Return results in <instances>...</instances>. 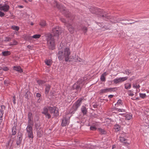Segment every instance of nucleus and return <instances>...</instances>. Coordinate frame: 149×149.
<instances>
[{
	"label": "nucleus",
	"mask_w": 149,
	"mask_h": 149,
	"mask_svg": "<svg viewBox=\"0 0 149 149\" xmlns=\"http://www.w3.org/2000/svg\"><path fill=\"white\" fill-rule=\"evenodd\" d=\"M133 87L134 88H140V86L139 85H137L136 84H133Z\"/></svg>",
	"instance_id": "nucleus-35"
},
{
	"label": "nucleus",
	"mask_w": 149,
	"mask_h": 149,
	"mask_svg": "<svg viewBox=\"0 0 149 149\" xmlns=\"http://www.w3.org/2000/svg\"><path fill=\"white\" fill-rule=\"evenodd\" d=\"M81 101L82 99H79L75 102L70 111V113H74V112L77 110L78 108L80 105Z\"/></svg>",
	"instance_id": "nucleus-6"
},
{
	"label": "nucleus",
	"mask_w": 149,
	"mask_h": 149,
	"mask_svg": "<svg viewBox=\"0 0 149 149\" xmlns=\"http://www.w3.org/2000/svg\"><path fill=\"white\" fill-rule=\"evenodd\" d=\"M31 25H33V23H31Z\"/></svg>",
	"instance_id": "nucleus-64"
},
{
	"label": "nucleus",
	"mask_w": 149,
	"mask_h": 149,
	"mask_svg": "<svg viewBox=\"0 0 149 149\" xmlns=\"http://www.w3.org/2000/svg\"><path fill=\"white\" fill-rule=\"evenodd\" d=\"M9 6L8 5H4L1 6L0 9L5 12H7L9 10Z\"/></svg>",
	"instance_id": "nucleus-15"
},
{
	"label": "nucleus",
	"mask_w": 149,
	"mask_h": 149,
	"mask_svg": "<svg viewBox=\"0 0 149 149\" xmlns=\"http://www.w3.org/2000/svg\"><path fill=\"white\" fill-rule=\"evenodd\" d=\"M40 36H41V35H40L36 34V35L33 36H31V37H29V38L31 39L32 38H35V39L38 38H40Z\"/></svg>",
	"instance_id": "nucleus-23"
},
{
	"label": "nucleus",
	"mask_w": 149,
	"mask_h": 149,
	"mask_svg": "<svg viewBox=\"0 0 149 149\" xmlns=\"http://www.w3.org/2000/svg\"><path fill=\"white\" fill-rule=\"evenodd\" d=\"M69 123V120L66 119L65 118H64L62 120L61 125L62 126H65L67 124H68Z\"/></svg>",
	"instance_id": "nucleus-14"
},
{
	"label": "nucleus",
	"mask_w": 149,
	"mask_h": 149,
	"mask_svg": "<svg viewBox=\"0 0 149 149\" xmlns=\"http://www.w3.org/2000/svg\"><path fill=\"white\" fill-rule=\"evenodd\" d=\"M7 83V81L6 80H5L4 81V83L5 84H6Z\"/></svg>",
	"instance_id": "nucleus-61"
},
{
	"label": "nucleus",
	"mask_w": 149,
	"mask_h": 149,
	"mask_svg": "<svg viewBox=\"0 0 149 149\" xmlns=\"http://www.w3.org/2000/svg\"><path fill=\"white\" fill-rule=\"evenodd\" d=\"M41 96V95L38 93L36 94V96L37 97H39Z\"/></svg>",
	"instance_id": "nucleus-52"
},
{
	"label": "nucleus",
	"mask_w": 149,
	"mask_h": 149,
	"mask_svg": "<svg viewBox=\"0 0 149 149\" xmlns=\"http://www.w3.org/2000/svg\"><path fill=\"white\" fill-rule=\"evenodd\" d=\"M12 28L13 29L18 31L19 29V28L17 26H12Z\"/></svg>",
	"instance_id": "nucleus-36"
},
{
	"label": "nucleus",
	"mask_w": 149,
	"mask_h": 149,
	"mask_svg": "<svg viewBox=\"0 0 149 149\" xmlns=\"http://www.w3.org/2000/svg\"><path fill=\"white\" fill-rule=\"evenodd\" d=\"M22 135L21 132H18L16 143L17 145H19L20 144L22 139Z\"/></svg>",
	"instance_id": "nucleus-10"
},
{
	"label": "nucleus",
	"mask_w": 149,
	"mask_h": 149,
	"mask_svg": "<svg viewBox=\"0 0 149 149\" xmlns=\"http://www.w3.org/2000/svg\"><path fill=\"white\" fill-rule=\"evenodd\" d=\"M98 130L100 134H106V132L104 129L101 128L98 129Z\"/></svg>",
	"instance_id": "nucleus-21"
},
{
	"label": "nucleus",
	"mask_w": 149,
	"mask_h": 149,
	"mask_svg": "<svg viewBox=\"0 0 149 149\" xmlns=\"http://www.w3.org/2000/svg\"><path fill=\"white\" fill-rule=\"evenodd\" d=\"M13 69L14 70H16V71H18L20 73L22 72V69H21V67L19 66H14L13 67Z\"/></svg>",
	"instance_id": "nucleus-18"
},
{
	"label": "nucleus",
	"mask_w": 149,
	"mask_h": 149,
	"mask_svg": "<svg viewBox=\"0 0 149 149\" xmlns=\"http://www.w3.org/2000/svg\"><path fill=\"white\" fill-rule=\"evenodd\" d=\"M35 126L36 129L37 130L39 129L40 126V124L39 123H36L35 124Z\"/></svg>",
	"instance_id": "nucleus-39"
},
{
	"label": "nucleus",
	"mask_w": 149,
	"mask_h": 149,
	"mask_svg": "<svg viewBox=\"0 0 149 149\" xmlns=\"http://www.w3.org/2000/svg\"><path fill=\"white\" fill-rule=\"evenodd\" d=\"M120 141L123 142L125 143H127V142L126 141V139L123 137H120Z\"/></svg>",
	"instance_id": "nucleus-28"
},
{
	"label": "nucleus",
	"mask_w": 149,
	"mask_h": 149,
	"mask_svg": "<svg viewBox=\"0 0 149 149\" xmlns=\"http://www.w3.org/2000/svg\"><path fill=\"white\" fill-rule=\"evenodd\" d=\"M1 109L0 110V111H3V112L4 110L5 109V106L4 105H2L1 106Z\"/></svg>",
	"instance_id": "nucleus-44"
},
{
	"label": "nucleus",
	"mask_w": 149,
	"mask_h": 149,
	"mask_svg": "<svg viewBox=\"0 0 149 149\" xmlns=\"http://www.w3.org/2000/svg\"><path fill=\"white\" fill-rule=\"evenodd\" d=\"M90 10L92 13L98 15L103 19H110V16L108 14L102 9L96 8H91Z\"/></svg>",
	"instance_id": "nucleus-2"
},
{
	"label": "nucleus",
	"mask_w": 149,
	"mask_h": 149,
	"mask_svg": "<svg viewBox=\"0 0 149 149\" xmlns=\"http://www.w3.org/2000/svg\"><path fill=\"white\" fill-rule=\"evenodd\" d=\"M2 70H3L4 71H7L8 70V68L7 67H4L3 68H2Z\"/></svg>",
	"instance_id": "nucleus-46"
},
{
	"label": "nucleus",
	"mask_w": 149,
	"mask_h": 149,
	"mask_svg": "<svg viewBox=\"0 0 149 149\" xmlns=\"http://www.w3.org/2000/svg\"><path fill=\"white\" fill-rule=\"evenodd\" d=\"M113 95H110L108 97L109 98H112L113 97Z\"/></svg>",
	"instance_id": "nucleus-55"
},
{
	"label": "nucleus",
	"mask_w": 149,
	"mask_h": 149,
	"mask_svg": "<svg viewBox=\"0 0 149 149\" xmlns=\"http://www.w3.org/2000/svg\"><path fill=\"white\" fill-rule=\"evenodd\" d=\"M90 129L91 130L95 131V130L97 128H96L94 126H91L90 127Z\"/></svg>",
	"instance_id": "nucleus-38"
},
{
	"label": "nucleus",
	"mask_w": 149,
	"mask_h": 149,
	"mask_svg": "<svg viewBox=\"0 0 149 149\" xmlns=\"http://www.w3.org/2000/svg\"><path fill=\"white\" fill-rule=\"evenodd\" d=\"M48 109L46 108H44L43 109V111H42V113L46 116V117L48 118H51V116L48 113Z\"/></svg>",
	"instance_id": "nucleus-12"
},
{
	"label": "nucleus",
	"mask_w": 149,
	"mask_h": 149,
	"mask_svg": "<svg viewBox=\"0 0 149 149\" xmlns=\"http://www.w3.org/2000/svg\"><path fill=\"white\" fill-rule=\"evenodd\" d=\"M125 118L126 120H130L132 118V115L131 114H127L125 116Z\"/></svg>",
	"instance_id": "nucleus-25"
},
{
	"label": "nucleus",
	"mask_w": 149,
	"mask_h": 149,
	"mask_svg": "<svg viewBox=\"0 0 149 149\" xmlns=\"http://www.w3.org/2000/svg\"><path fill=\"white\" fill-rule=\"evenodd\" d=\"M48 109L51 113H53L54 116H57L58 115V110L55 107H50Z\"/></svg>",
	"instance_id": "nucleus-7"
},
{
	"label": "nucleus",
	"mask_w": 149,
	"mask_h": 149,
	"mask_svg": "<svg viewBox=\"0 0 149 149\" xmlns=\"http://www.w3.org/2000/svg\"><path fill=\"white\" fill-rule=\"evenodd\" d=\"M32 115V113L31 112L29 113L28 114V123H30V124H31L32 120L33 119Z\"/></svg>",
	"instance_id": "nucleus-16"
},
{
	"label": "nucleus",
	"mask_w": 149,
	"mask_h": 149,
	"mask_svg": "<svg viewBox=\"0 0 149 149\" xmlns=\"http://www.w3.org/2000/svg\"><path fill=\"white\" fill-rule=\"evenodd\" d=\"M31 124L30 123H29L26 128L27 133L32 131V127L31 126Z\"/></svg>",
	"instance_id": "nucleus-19"
},
{
	"label": "nucleus",
	"mask_w": 149,
	"mask_h": 149,
	"mask_svg": "<svg viewBox=\"0 0 149 149\" xmlns=\"http://www.w3.org/2000/svg\"><path fill=\"white\" fill-rule=\"evenodd\" d=\"M125 88L126 89H128L130 88L131 86V84L129 83L125 84Z\"/></svg>",
	"instance_id": "nucleus-30"
},
{
	"label": "nucleus",
	"mask_w": 149,
	"mask_h": 149,
	"mask_svg": "<svg viewBox=\"0 0 149 149\" xmlns=\"http://www.w3.org/2000/svg\"><path fill=\"white\" fill-rule=\"evenodd\" d=\"M43 81L40 80L38 81L37 82L38 84H42L43 83Z\"/></svg>",
	"instance_id": "nucleus-51"
},
{
	"label": "nucleus",
	"mask_w": 149,
	"mask_h": 149,
	"mask_svg": "<svg viewBox=\"0 0 149 149\" xmlns=\"http://www.w3.org/2000/svg\"><path fill=\"white\" fill-rule=\"evenodd\" d=\"M17 44V42L15 40H13V45H16Z\"/></svg>",
	"instance_id": "nucleus-53"
},
{
	"label": "nucleus",
	"mask_w": 149,
	"mask_h": 149,
	"mask_svg": "<svg viewBox=\"0 0 149 149\" xmlns=\"http://www.w3.org/2000/svg\"><path fill=\"white\" fill-rule=\"evenodd\" d=\"M129 95L130 96H133L134 95V94L130 93L129 94Z\"/></svg>",
	"instance_id": "nucleus-56"
},
{
	"label": "nucleus",
	"mask_w": 149,
	"mask_h": 149,
	"mask_svg": "<svg viewBox=\"0 0 149 149\" xmlns=\"http://www.w3.org/2000/svg\"><path fill=\"white\" fill-rule=\"evenodd\" d=\"M82 112L83 113L84 115H85L86 113L87 110L85 106H83L81 109Z\"/></svg>",
	"instance_id": "nucleus-27"
},
{
	"label": "nucleus",
	"mask_w": 149,
	"mask_h": 149,
	"mask_svg": "<svg viewBox=\"0 0 149 149\" xmlns=\"http://www.w3.org/2000/svg\"><path fill=\"white\" fill-rule=\"evenodd\" d=\"M50 88V85L48 84L46 85V88L45 89V93L46 94H47L48 93Z\"/></svg>",
	"instance_id": "nucleus-20"
},
{
	"label": "nucleus",
	"mask_w": 149,
	"mask_h": 149,
	"mask_svg": "<svg viewBox=\"0 0 149 149\" xmlns=\"http://www.w3.org/2000/svg\"><path fill=\"white\" fill-rule=\"evenodd\" d=\"M125 73L126 74L128 75L130 73V71H129L128 70H125Z\"/></svg>",
	"instance_id": "nucleus-50"
},
{
	"label": "nucleus",
	"mask_w": 149,
	"mask_h": 149,
	"mask_svg": "<svg viewBox=\"0 0 149 149\" xmlns=\"http://www.w3.org/2000/svg\"><path fill=\"white\" fill-rule=\"evenodd\" d=\"M47 41V44L48 48L51 50H53L55 48V41L54 36L50 33L45 34Z\"/></svg>",
	"instance_id": "nucleus-3"
},
{
	"label": "nucleus",
	"mask_w": 149,
	"mask_h": 149,
	"mask_svg": "<svg viewBox=\"0 0 149 149\" xmlns=\"http://www.w3.org/2000/svg\"><path fill=\"white\" fill-rule=\"evenodd\" d=\"M61 20L63 23L65 24H66V20L63 18H61L60 19Z\"/></svg>",
	"instance_id": "nucleus-43"
},
{
	"label": "nucleus",
	"mask_w": 149,
	"mask_h": 149,
	"mask_svg": "<svg viewBox=\"0 0 149 149\" xmlns=\"http://www.w3.org/2000/svg\"><path fill=\"white\" fill-rule=\"evenodd\" d=\"M107 75V74L106 72H104L102 74L100 77V79L102 81H105V77Z\"/></svg>",
	"instance_id": "nucleus-17"
},
{
	"label": "nucleus",
	"mask_w": 149,
	"mask_h": 149,
	"mask_svg": "<svg viewBox=\"0 0 149 149\" xmlns=\"http://www.w3.org/2000/svg\"><path fill=\"white\" fill-rule=\"evenodd\" d=\"M5 15V14L3 12L0 11V16L2 17L3 16Z\"/></svg>",
	"instance_id": "nucleus-48"
},
{
	"label": "nucleus",
	"mask_w": 149,
	"mask_h": 149,
	"mask_svg": "<svg viewBox=\"0 0 149 149\" xmlns=\"http://www.w3.org/2000/svg\"><path fill=\"white\" fill-rule=\"evenodd\" d=\"M127 79L128 77H126L122 78H117L114 80L113 82L115 84H116L126 80Z\"/></svg>",
	"instance_id": "nucleus-8"
},
{
	"label": "nucleus",
	"mask_w": 149,
	"mask_h": 149,
	"mask_svg": "<svg viewBox=\"0 0 149 149\" xmlns=\"http://www.w3.org/2000/svg\"><path fill=\"white\" fill-rule=\"evenodd\" d=\"M116 110H118V111L122 112H125V109H118L117 108L115 109Z\"/></svg>",
	"instance_id": "nucleus-40"
},
{
	"label": "nucleus",
	"mask_w": 149,
	"mask_h": 149,
	"mask_svg": "<svg viewBox=\"0 0 149 149\" xmlns=\"http://www.w3.org/2000/svg\"><path fill=\"white\" fill-rule=\"evenodd\" d=\"M40 25L42 27H44L46 25V23L45 21H42L40 22Z\"/></svg>",
	"instance_id": "nucleus-33"
},
{
	"label": "nucleus",
	"mask_w": 149,
	"mask_h": 149,
	"mask_svg": "<svg viewBox=\"0 0 149 149\" xmlns=\"http://www.w3.org/2000/svg\"><path fill=\"white\" fill-rule=\"evenodd\" d=\"M52 61L50 60H45V64L48 66H50L52 64Z\"/></svg>",
	"instance_id": "nucleus-24"
},
{
	"label": "nucleus",
	"mask_w": 149,
	"mask_h": 149,
	"mask_svg": "<svg viewBox=\"0 0 149 149\" xmlns=\"http://www.w3.org/2000/svg\"><path fill=\"white\" fill-rule=\"evenodd\" d=\"M43 132L41 130H38L37 132V136L39 137H40L42 136Z\"/></svg>",
	"instance_id": "nucleus-29"
},
{
	"label": "nucleus",
	"mask_w": 149,
	"mask_h": 149,
	"mask_svg": "<svg viewBox=\"0 0 149 149\" xmlns=\"http://www.w3.org/2000/svg\"><path fill=\"white\" fill-rule=\"evenodd\" d=\"M11 40V38L10 37H6V38L5 41H10Z\"/></svg>",
	"instance_id": "nucleus-42"
},
{
	"label": "nucleus",
	"mask_w": 149,
	"mask_h": 149,
	"mask_svg": "<svg viewBox=\"0 0 149 149\" xmlns=\"http://www.w3.org/2000/svg\"><path fill=\"white\" fill-rule=\"evenodd\" d=\"M61 28L59 27H56L52 29V31L55 36H58L61 33Z\"/></svg>",
	"instance_id": "nucleus-9"
},
{
	"label": "nucleus",
	"mask_w": 149,
	"mask_h": 149,
	"mask_svg": "<svg viewBox=\"0 0 149 149\" xmlns=\"http://www.w3.org/2000/svg\"><path fill=\"white\" fill-rule=\"evenodd\" d=\"M10 52L8 51H4L2 52L3 55L4 56H6L9 55L10 54Z\"/></svg>",
	"instance_id": "nucleus-26"
},
{
	"label": "nucleus",
	"mask_w": 149,
	"mask_h": 149,
	"mask_svg": "<svg viewBox=\"0 0 149 149\" xmlns=\"http://www.w3.org/2000/svg\"><path fill=\"white\" fill-rule=\"evenodd\" d=\"M18 7L19 8H23V6H18Z\"/></svg>",
	"instance_id": "nucleus-59"
},
{
	"label": "nucleus",
	"mask_w": 149,
	"mask_h": 149,
	"mask_svg": "<svg viewBox=\"0 0 149 149\" xmlns=\"http://www.w3.org/2000/svg\"><path fill=\"white\" fill-rule=\"evenodd\" d=\"M16 126H14L13 127L12 130V135H15L16 133Z\"/></svg>",
	"instance_id": "nucleus-22"
},
{
	"label": "nucleus",
	"mask_w": 149,
	"mask_h": 149,
	"mask_svg": "<svg viewBox=\"0 0 149 149\" xmlns=\"http://www.w3.org/2000/svg\"><path fill=\"white\" fill-rule=\"evenodd\" d=\"M54 6L57 7L58 8L60 9V10L67 17H70L71 16V15L70 14V13L63 6L58 4L57 2L55 1H54Z\"/></svg>",
	"instance_id": "nucleus-4"
},
{
	"label": "nucleus",
	"mask_w": 149,
	"mask_h": 149,
	"mask_svg": "<svg viewBox=\"0 0 149 149\" xmlns=\"http://www.w3.org/2000/svg\"><path fill=\"white\" fill-rule=\"evenodd\" d=\"M82 30L85 31V33H86L87 30V28L86 27L84 26L83 27Z\"/></svg>",
	"instance_id": "nucleus-45"
},
{
	"label": "nucleus",
	"mask_w": 149,
	"mask_h": 149,
	"mask_svg": "<svg viewBox=\"0 0 149 149\" xmlns=\"http://www.w3.org/2000/svg\"><path fill=\"white\" fill-rule=\"evenodd\" d=\"M59 49V51L58 54V57L59 60H62L65 58L66 61H70V60H69V58L70 54L69 48L65 47L63 43H61L60 44Z\"/></svg>",
	"instance_id": "nucleus-1"
},
{
	"label": "nucleus",
	"mask_w": 149,
	"mask_h": 149,
	"mask_svg": "<svg viewBox=\"0 0 149 149\" xmlns=\"http://www.w3.org/2000/svg\"><path fill=\"white\" fill-rule=\"evenodd\" d=\"M84 84V82L83 79H79L78 81L75 83L73 86L74 89L77 90H80L81 88Z\"/></svg>",
	"instance_id": "nucleus-5"
},
{
	"label": "nucleus",
	"mask_w": 149,
	"mask_h": 149,
	"mask_svg": "<svg viewBox=\"0 0 149 149\" xmlns=\"http://www.w3.org/2000/svg\"><path fill=\"white\" fill-rule=\"evenodd\" d=\"M3 111H0V118H2L3 116Z\"/></svg>",
	"instance_id": "nucleus-47"
},
{
	"label": "nucleus",
	"mask_w": 149,
	"mask_h": 149,
	"mask_svg": "<svg viewBox=\"0 0 149 149\" xmlns=\"http://www.w3.org/2000/svg\"><path fill=\"white\" fill-rule=\"evenodd\" d=\"M28 137L29 138L33 139V131L27 132Z\"/></svg>",
	"instance_id": "nucleus-32"
},
{
	"label": "nucleus",
	"mask_w": 149,
	"mask_h": 149,
	"mask_svg": "<svg viewBox=\"0 0 149 149\" xmlns=\"http://www.w3.org/2000/svg\"><path fill=\"white\" fill-rule=\"evenodd\" d=\"M76 61H78L79 62H84V60H83L82 59H81L79 57H77L76 59Z\"/></svg>",
	"instance_id": "nucleus-37"
},
{
	"label": "nucleus",
	"mask_w": 149,
	"mask_h": 149,
	"mask_svg": "<svg viewBox=\"0 0 149 149\" xmlns=\"http://www.w3.org/2000/svg\"><path fill=\"white\" fill-rule=\"evenodd\" d=\"M115 105L116 106V105H118V106H120L121 105H122L123 104L121 100H118L117 102V103Z\"/></svg>",
	"instance_id": "nucleus-34"
},
{
	"label": "nucleus",
	"mask_w": 149,
	"mask_h": 149,
	"mask_svg": "<svg viewBox=\"0 0 149 149\" xmlns=\"http://www.w3.org/2000/svg\"><path fill=\"white\" fill-rule=\"evenodd\" d=\"M114 128L116 130V131H118L120 130V126L116 124L115 125Z\"/></svg>",
	"instance_id": "nucleus-31"
},
{
	"label": "nucleus",
	"mask_w": 149,
	"mask_h": 149,
	"mask_svg": "<svg viewBox=\"0 0 149 149\" xmlns=\"http://www.w3.org/2000/svg\"><path fill=\"white\" fill-rule=\"evenodd\" d=\"M2 70V68L0 67V74L2 72V71L1 70Z\"/></svg>",
	"instance_id": "nucleus-54"
},
{
	"label": "nucleus",
	"mask_w": 149,
	"mask_h": 149,
	"mask_svg": "<svg viewBox=\"0 0 149 149\" xmlns=\"http://www.w3.org/2000/svg\"><path fill=\"white\" fill-rule=\"evenodd\" d=\"M115 147H116L115 145H113V146H112V148L113 149V148H115Z\"/></svg>",
	"instance_id": "nucleus-60"
},
{
	"label": "nucleus",
	"mask_w": 149,
	"mask_h": 149,
	"mask_svg": "<svg viewBox=\"0 0 149 149\" xmlns=\"http://www.w3.org/2000/svg\"><path fill=\"white\" fill-rule=\"evenodd\" d=\"M113 88H108L102 89L100 90V93H103L109 92H111L113 91Z\"/></svg>",
	"instance_id": "nucleus-13"
},
{
	"label": "nucleus",
	"mask_w": 149,
	"mask_h": 149,
	"mask_svg": "<svg viewBox=\"0 0 149 149\" xmlns=\"http://www.w3.org/2000/svg\"><path fill=\"white\" fill-rule=\"evenodd\" d=\"M13 103H14V104H16V102H15V100H16L15 97V96H13Z\"/></svg>",
	"instance_id": "nucleus-49"
},
{
	"label": "nucleus",
	"mask_w": 149,
	"mask_h": 149,
	"mask_svg": "<svg viewBox=\"0 0 149 149\" xmlns=\"http://www.w3.org/2000/svg\"><path fill=\"white\" fill-rule=\"evenodd\" d=\"M68 30L71 34L73 33L74 30V27L70 24L68 23L66 26Z\"/></svg>",
	"instance_id": "nucleus-11"
},
{
	"label": "nucleus",
	"mask_w": 149,
	"mask_h": 149,
	"mask_svg": "<svg viewBox=\"0 0 149 149\" xmlns=\"http://www.w3.org/2000/svg\"><path fill=\"white\" fill-rule=\"evenodd\" d=\"M146 95L145 94H140V97L143 98H145L146 96Z\"/></svg>",
	"instance_id": "nucleus-41"
},
{
	"label": "nucleus",
	"mask_w": 149,
	"mask_h": 149,
	"mask_svg": "<svg viewBox=\"0 0 149 149\" xmlns=\"http://www.w3.org/2000/svg\"><path fill=\"white\" fill-rule=\"evenodd\" d=\"M134 23V22H133V23ZM132 24V23H128V24Z\"/></svg>",
	"instance_id": "nucleus-63"
},
{
	"label": "nucleus",
	"mask_w": 149,
	"mask_h": 149,
	"mask_svg": "<svg viewBox=\"0 0 149 149\" xmlns=\"http://www.w3.org/2000/svg\"><path fill=\"white\" fill-rule=\"evenodd\" d=\"M27 47L29 49H30L31 47V46L30 45H28L27 46Z\"/></svg>",
	"instance_id": "nucleus-58"
},
{
	"label": "nucleus",
	"mask_w": 149,
	"mask_h": 149,
	"mask_svg": "<svg viewBox=\"0 0 149 149\" xmlns=\"http://www.w3.org/2000/svg\"><path fill=\"white\" fill-rule=\"evenodd\" d=\"M93 106L94 108H97V105L94 104L93 105Z\"/></svg>",
	"instance_id": "nucleus-57"
},
{
	"label": "nucleus",
	"mask_w": 149,
	"mask_h": 149,
	"mask_svg": "<svg viewBox=\"0 0 149 149\" xmlns=\"http://www.w3.org/2000/svg\"><path fill=\"white\" fill-rule=\"evenodd\" d=\"M126 20V19H121V20H120V21H125Z\"/></svg>",
	"instance_id": "nucleus-62"
}]
</instances>
